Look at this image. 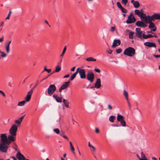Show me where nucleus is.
I'll return each instance as SVG.
<instances>
[{
	"label": "nucleus",
	"instance_id": "obj_48",
	"mask_svg": "<svg viewBox=\"0 0 160 160\" xmlns=\"http://www.w3.org/2000/svg\"><path fill=\"white\" fill-rule=\"evenodd\" d=\"M94 70L96 72L98 73H100V69L98 68H95Z\"/></svg>",
	"mask_w": 160,
	"mask_h": 160
},
{
	"label": "nucleus",
	"instance_id": "obj_4",
	"mask_svg": "<svg viewBox=\"0 0 160 160\" xmlns=\"http://www.w3.org/2000/svg\"><path fill=\"white\" fill-rule=\"evenodd\" d=\"M134 12L135 14L140 18L142 21H144L148 18L147 16H146V14L143 13L142 10L140 11L138 9H136Z\"/></svg>",
	"mask_w": 160,
	"mask_h": 160
},
{
	"label": "nucleus",
	"instance_id": "obj_20",
	"mask_svg": "<svg viewBox=\"0 0 160 160\" xmlns=\"http://www.w3.org/2000/svg\"><path fill=\"white\" fill-rule=\"evenodd\" d=\"M101 80L100 78L97 79L94 85V87L97 89L100 88L101 86Z\"/></svg>",
	"mask_w": 160,
	"mask_h": 160
},
{
	"label": "nucleus",
	"instance_id": "obj_53",
	"mask_svg": "<svg viewBox=\"0 0 160 160\" xmlns=\"http://www.w3.org/2000/svg\"><path fill=\"white\" fill-rule=\"evenodd\" d=\"M68 140L69 139L65 135H63V136L62 137Z\"/></svg>",
	"mask_w": 160,
	"mask_h": 160
},
{
	"label": "nucleus",
	"instance_id": "obj_37",
	"mask_svg": "<svg viewBox=\"0 0 160 160\" xmlns=\"http://www.w3.org/2000/svg\"><path fill=\"white\" fill-rule=\"evenodd\" d=\"M5 48L7 52L8 53L10 52V46H9V45H6Z\"/></svg>",
	"mask_w": 160,
	"mask_h": 160
},
{
	"label": "nucleus",
	"instance_id": "obj_45",
	"mask_svg": "<svg viewBox=\"0 0 160 160\" xmlns=\"http://www.w3.org/2000/svg\"><path fill=\"white\" fill-rule=\"evenodd\" d=\"M12 158L13 159V160H17L16 158L14 157H11L10 158H7L6 160H10V159Z\"/></svg>",
	"mask_w": 160,
	"mask_h": 160
},
{
	"label": "nucleus",
	"instance_id": "obj_55",
	"mask_svg": "<svg viewBox=\"0 0 160 160\" xmlns=\"http://www.w3.org/2000/svg\"><path fill=\"white\" fill-rule=\"evenodd\" d=\"M127 101V102H128V106L129 108H131V105H130V104L129 101V100H128V101Z\"/></svg>",
	"mask_w": 160,
	"mask_h": 160
},
{
	"label": "nucleus",
	"instance_id": "obj_16",
	"mask_svg": "<svg viewBox=\"0 0 160 160\" xmlns=\"http://www.w3.org/2000/svg\"><path fill=\"white\" fill-rule=\"evenodd\" d=\"M69 83V81L64 82V83L61 86V87L59 88V92H61L62 90L67 88L68 87Z\"/></svg>",
	"mask_w": 160,
	"mask_h": 160
},
{
	"label": "nucleus",
	"instance_id": "obj_29",
	"mask_svg": "<svg viewBox=\"0 0 160 160\" xmlns=\"http://www.w3.org/2000/svg\"><path fill=\"white\" fill-rule=\"evenodd\" d=\"M115 119V117L114 116H111L109 117V120L111 122H114V120Z\"/></svg>",
	"mask_w": 160,
	"mask_h": 160
},
{
	"label": "nucleus",
	"instance_id": "obj_10",
	"mask_svg": "<svg viewBox=\"0 0 160 160\" xmlns=\"http://www.w3.org/2000/svg\"><path fill=\"white\" fill-rule=\"evenodd\" d=\"M94 75L91 71H88L87 75V78L88 80L90 82H93L94 81Z\"/></svg>",
	"mask_w": 160,
	"mask_h": 160
},
{
	"label": "nucleus",
	"instance_id": "obj_19",
	"mask_svg": "<svg viewBox=\"0 0 160 160\" xmlns=\"http://www.w3.org/2000/svg\"><path fill=\"white\" fill-rule=\"evenodd\" d=\"M144 44L147 47H156V45L153 42H146L144 43Z\"/></svg>",
	"mask_w": 160,
	"mask_h": 160
},
{
	"label": "nucleus",
	"instance_id": "obj_28",
	"mask_svg": "<svg viewBox=\"0 0 160 160\" xmlns=\"http://www.w3.org/2000/svg\"><path fill=\"white\" fill-rule=\"evenodd\" d=\"M141 158H139V160H148L142 152H141Z\"/></svg>",
	"mask_w": 160,
	"mask_h": 160
},
{
	"label": "nucleus",
	"instance_id": "obj_57",
	"mask_svg": "<svg viewBox=\"0 0 160 160\" xmlns=\"http://www.w3.org/2000/svg\"><path fill=\"white\" fill-rule=\"evenodd\" d=\"M75 67H73L71 69V71H73L74 70H75Z\"/></svg>",
	"mask_w": 160,
	"mask_h": 160
},
{
	"label": "nucleus",
	"instance_id": "obj_62",
	"mask_svg": "<svg viewBox=\"0 0 160 160\" xmlns=\"http://www.w3.org/2000/svg\"><path fill=\"white\" fill-rule=\"evenodd\" d=\"M67 102V101H66V100L65 99H63V102L64 103L66 102Z\"/></svg>",
	"mask_w": 160,
	"mask_h": 160
},
{
	"label": "nucleus",
	"instance_id": "obj_2",
	"mask_svg": "<svg viewBox=\"0 0 160 160\" xmlns=\"http://www.w3.org/2000/svg\"><path fill=\"white\" fill-rule=\"evenodd\" d=\"M135 34V39H136L137 38L141 40L144 39V37L145 34L144 32L142 31L140 28H136Z\"/></svg>",
	"mask_w": 160,
	"mask_h": 160
},
{
	"label": "nucleus",
	"instance_id": "obj_59",
	"mask_svg": "<svg viewBox=\"0 0 160 160\" xmlns=\"http://www.w3.org/2000/svg\"><path fill=\"white\" fill-rule=\"evenodd\" d=\"M45 22L50 27H51L50 25L48 23V21L47 20H45Z\"/></svg>",
	"mask_w": 160,
	"mask_h": 160
},
{
	"label": "nucleus",
	"instance_id": "obj_1",
	"mask_svg": "<svg viewBox=\"0 0 160 160\" xmlns=\"http://www.w3.org/2000/svg\"><path fill=\"white\" fill-rule=\"evenodd\" d=\"M17 130L18 127L17 125L15 124H13L9 130L8 139L14 142L16 140Z\"/></svg>",
	"mask_w": 160,
	"mask_h": 160
},
{
	"label": "nucleus",
	"instance_id": "obj_51",
	"mask_svg": "<svg viewBox=\"0 0 160 160\" xmlns=\"http://www.w3.org/2000/svg\"><path fill=\"white\" fill-rule=\"evenodd\" d=\"M108 109L109 110H111L112 109V106L109 104L108 105Z\"/></svg>",
	"mask_w": 160,
	"mask_h": 160
},
{
	"label": "nucleus",
	"instance_id": "obj_32",
	"mask_svg": "<svg viewBox=\"0 0 160 160\" xmlns=\"http://www.w3.org/2000/svg\"><path fill=\"white\" fill-rule=\"evenodd\" d=\"M144 37V39H146L148 38H152L153 37V35H152V34H148V35H146L145 34Z\"/></svg>",
	"mask_w": 160,
	"mask_h": 160
},
{
	"label": "nucleus",
	"instance_id": "obj_42",
	"mask_svg": "<svg viewBox=\"0 0 160 160\" xmlns=\"http://www.w3.org/2000/svg\"><path fill=\"white\" fill-rule=\"evenodd\" d=\"M11 13H12V11H11V10H9V12L8 14V15L7 17L6 18V19H9L10 16V14H11Z\"/></svg>",
	"mask_w": 160,
	"mask_h": 160
},
{
	"label": "nucleus",
	"instance_id": "obj_23",
	"mask_svg": "<svg viewBox=\"0 0 160 160\" xmlns=\"http://www.w3.org/2000/svg\"><path fill=\"white\" fill-rule=\"evenodd\" d=\"M88 146L89 147L91 148H90V150L91 152L92 153H94L96 151V148L94 147L92 144L90 143V142H88Z\"/></svg>",
	"mask_w": 160,
	"mask_h": 160
},
{
	"label": "nucleus",
	"instance_id": "obj_14",
	"mask_svg": "<svg viewBox=\"0 0 160 160\" xmlns=\"http://www.w3.org/2000/svg\"><path fill=\"white\" fill-rule=\"evenodd\" d=\"M143 21H138L136 23V25L139 27H142V28H145L147 26V22H144Z\"/></svg>",
	"mask_w": 160,
	"mask_h": 160
},
{
	"label": "nucleus",
	"instance_id": "obj_63",
	"mask_svg": "<svg viewBox=\"0 0 160 160\" xmlns=\"http://www.w3.org/2000/svg\"><path fill=\"white\" fill-rule=\"evenodd\" d=\"M11 41H10L8 43V44H7L6 45H9V46H10V43H11Z\"/></svg>",
	"mask_w": 160,
	"mask_h": 160
},
{
	"label": "nucleus",
	"instance_id": "obj_27",
	"mask_svg": "<svg viewBox=\"0 0 160 160\" xmlns=\"http://www.w3.org/2000/svg\"><path fill=\"white\" fill-rule=\"evenodd\" d=\"M69 144H70V150H71V151H72V153L74 154H75V149H74V148L72 144V143L71 142H69Z\"/></svg>",
	"mask_w": 160,
	"mask_h": 160
},
{
	"label": "nucleus",
	"instance_id": "obj_49",
	"mask_svg": "<svg viewBox=\"0 0 160 160\" xmlns=\"http://www.w3.org/2000/svg\"><path fill=\"white\" fill-rule=\"evenodd\" d=\"M0 93L2 94L3 96H5V94L2 91L0 90Z\"/></svg>",
	"mask_w": 160,
	"mask_h": 160
},
{
	"label": "nucleus",
	"instance_id": "obj_41",
	"mask_svg": "<svg viewBox=\"0 0 160 160\" xmlns=\"http://www.w3.org/2000/svg\"><path fill=\"white\" fill-rule=\"evenodd\" d=\"M117 5L118 7L120 9L122 7L119 2H117Z\"/></svg>",
	"mask_w": 160,
	"mask_h": 160
},
{
	"label": "nucleus",
	"instance_id": "obj_38",
	"mask_svg": "<svg viewBox=\"0 0 160 160\" xmlns=\"http://www.w3.org/2000/svg\"><path fill=\"white\" fill-rule=\"evenodd\" d=\"M120 9L122 13H126L127 12V10L123 7H122Z\"/></svg>",
	"mask_w": 160,
	"mask_h": 160
},
{
	"label": "nucleus",
	"instance_id": "obj_22",
	"mask_svg": "<svg viewBox=\"0 0 160 160\" xmlns=\"http://www.w3.org/2000/svg\"><path fill=\"white\" fill-rule=\"evenodd\" d=\"M24 117V115L22 116L18 119L15 120V123L18 125H19L23 119Z\"/></svg>",
	"mask_w": 160,
	"mask_h": 160
},
{
	"label": "nucleus",
	"instance_id": "obj_47",
	"mask_svg": "<svg viewBox=\"0 0 160 160\" xmlns=\"http://www.w3.org/2000/svg\"><path fill=\"white\" fill-rule=\"evenodd\" d=\"M115 30V28L113 27H112L110 29V31L112 32H113Z\"/></svg>",
	"mask_w": 160,
	"mask_h": 160
},
{
	"label": "nucleus",
	"instance_id": "obj_9",
	"mask_svg": "<svg viewBox=\"0 0 160 160\" xmlns=\"http://www.w3.org/2000/svg\"><path fill=\"white\" fill-rule=\"evenodd\" d=\"M145 22L149 24V28L151 29L152 31H155L156 30V27L155 26L154 24L152 22H149L148 20V18H147L144 21Z\"/></svg>",
	"mask_w": 160,
	"mask_h": 160
},
{
	"label": "nucleus",
	"instance_id": "obj_43",
	"mask_svg": "<svg viewBox=\"0 0 160 160\" xmlns=\"http://www.w3.org/2000/svg\"><path fill=\"white\" fill-rule=\"evenodd\" d=\"M112 127H119L120 126V125L117 124H113L111 125Z\"/></svg>",
	"mask_w": 160,
	"mask_h": 160
},
{
	"label": "nucleus",
	"instance_id": "obj_17",
	"mask_svg": "<svg viewBox=\"0 0 160 160\" xmlns=\"http://www.w3.org/2000/svg\"><path fill=\"white\" fill-rule=\"evenodd\" d=\"M32 93V90H30L28 92L26 97V100H25L26 102L29 101L31 99V96Z\"/></svg>",
	"mask_w": 160,
	"mask_h": 160
},
{
	"label": "nucleus",
	"instance_id": "obj_12",
	"mask_svg": "<svg viewBox=\"0 0 160 160\" xmlns=\"http://www.w3.org/2000/svg\"><path fill=\"white\" fill-rule=\"evenodd\" d=\"M136 21V19L132 15L131 13L128 16V19L126 20V22L128 24H130L134 23Z\"/></svg>",
	"mask_w": 160,
	"mask_h": 160
},
{
	"label": "nucleus",
	"instance_id": "obj_54",
	"mask_svg": "<svg viewBox=\"0 0 160 160\" xmlns=\"http://www.w3.org/2000/svg\"><path fill=\"white\" fill-rule=\"evenodd\" d=\"M69 77V74H67L63 77L64 78H68Z\"/></svg>",
	"mask_w": 160,
	"mask_h": 160
},
{
	"label": "nucleus",
	"instance_id": "obj_44",
	"mask_svg": "<svg viewBox=\"0 0 160 160\" xmlns=\"http://www.w3.org/2000/svg\"><path fill=\"white\" fill-rule=\"evenodd\" d=\"M64 104L65 105V106L67 108H69V102L68 101L66 102L65 103H64Z\"/></svg>",
	"mask_w": 160,
	"mask_h": 160
},
{
	"label": "nucleus",
	"instance_id": "obj_8",
	"mask_svg": "<svg viewBox=\"0 0 160 160\" xmlns=\"http://www.w3.org/2000/svg\"><path fill=\"white\" fill-rule=\"evenodd\" d=\"M147 18H148L149 22H152L154 19H160V14L159 13H155L151 16H147Z\"/></svg>",
	"mask_w": 160,
	"mask_h": 160
},
{
	"label": "nucleus",
	"instance_id": "obj_40",
	"mask_svg": "<svg viewBox=\"0 0 160 160\" xmlns=\"http://www.w3.org/2000/svg\"><path fill=\"white\" fill-rule=\"evenodd\" d=\"M128 2V0H122V3L124 5H126Z\"/></svg>",
	"mask_w": 160,
	"mask_h": 160
},
{
	"label": "nucleus",
	"instance_id": "obj_64",
	"mask_svg": "<svg viewBox=\"0 0 160 160\" xmlns=\"http://www.w3.org/2000/svg\"><path fill=\"white\" fill-rule=\"evenodd\" d=\"M4 24V22H2L1 23V26H2Z\"/></svg>",
	"mask_w": 160,
	"mask_h": 160
},
{
	"label": "nucleus",
	"instance_id": "obj_18",
	"mask_svg": "<svg viewBox=\"0 0 160 160\" xmlns=\"http://www.w3.org/2000/svg\"><path fill=\"white\" fill-rule=\"evenodd\" d=\"M53 98L58 102H62V98L59 97L58 95L56 94H54L53 95Z\"/></svg>",
	"mask_w": 160,
	"mask_h": 160
},
{
	"label": "nucleus",
	"instance_id": "obj_58",
	"mask_svg": "<svg viewBox=\"0 0 160 160\" xmlns=\"http://www.w3.org/2000/svg\"><path fill=\"white\" fill-rule=\"evenodd\" d=\"M46 71H47L48 73H49L51 71V69H48Z\"/></svg>",
	"mask_w": 160,
	"mask_h": 160
},
{
	"label": "nucleus",
	"instance_id": "obj_15",
	"mask_svg": "<svg viewBox=\"0 0 160 160\" xmlns=\"http://www.w3.org/2000/svg\"><path fill=\"white\" fill-rule=\"evenodd\" d=\"M16 157L18 160H29V158L26 159L24 156L19 152L16 154Z\"/></svg>",
	"mask_w": 160,
	"mask_h": 160
},
{
	"label": "nucleus",
	"instance_id": "obj_39",
	"mask_svg": "<svg viewBox=\"0 0 160 160\" xmlns=\"http://www.w3.org/2000/svg\"><path fill=\"white\" fill-rule=\"evenodd\" d=\"M53 131L57 134H59L60 132V130L58 128L54 129Z\"/></svg>",
	"mask_w": 160,
	"mask_h": 160
},
{
	"label": "nucleus",
	"instance_id": "obj_31",
	"mask_svg": "<svg viewBox=\"0 0 160 160\" xmlns=\"http://www.w3.org/2000/svg\"><path fill=\"white\" fill-rule=\"evenodd\" d=\"M26 103V101L24 100L18 103V106H22L24 105L25 103Z\"/></svg>",
	"mask_w": 160,
	"mask_h": 160
},
{
	"label": "nucleus",
	"instance_id": "obj_30",
	"mask_svg": "<svg viewBox=\"0 0 160 160\" xmlns=\"http://www.w3.org/2000/svg\"><path fill=\"white\" fill-rule=\"evenodd\" d=\"M123 95L125 97L127 101H128V92L125 90H124L123 91Z\"/></svg>",
	"mask_w": 160,
	"mask_h": 160
},
{
	"label": "nucleus",
	"instance_id": "obj_50",
	"mask_svg": "<svg viewBox=\"0 0 160 160\" xmlns=\"http://www.w3.org/2000/svg\"><path fill=\"white\" fill-rule=\"evenodd\" d=\"M59 133L60 134V136L62 137L64 135V132L62 131H61Z\"/></svg>",
	"mask_w": 160,
	"mask_h": 160
},
{
	"label": "nucleus",
	"instance_id": "obj_21",
	"mask_svg": "<svg viewBox=\"0 0 160 160\" xmlns=\"http://www.w3.org/2000/svg\"><path fill=\"white\" fill-rule=\"evenodd\" d=\"M121 44V41L119 39L115 40L112 45V47L115 48Z\"/></svg>",
	"mask_w": 160,
	"mask_h": 160
},
{
	"label": "nucleus",
	"instance_id": "obj_34",
	"mask_svg": "<svg viewBox=\"0 0 160 160\" xmlns=\"http://www.w3.org/2000/svg\"><path fill=\"white\" fill-rule=\"evenodd\" d=\"M0 53L1 54V58H5L7 56V54L1 51L0 50Z\"/></svg>",
	"mask_w": 160,
	"mask_h": 160
},
{
	"label": "nucleus",
	"instance_id": "obj_5",
	"mask_svg": "<svg viewBox=\"0 0 160 160\" xmlns=\"http://www.w3.org/2000/svg\"><path fill=\"white\" fill-rule=\"evenodd\" d=\"M1 138L2 143H6L7 144H10L12 142H14L13 141L10 140L8 139V135L7 137L5 133L1 134Z\"/></svg>",
	"mask_w": 160,
	"mask_h": 160
},
{
	"label": "nucleus",
	"instance_id": "obj_7",
	"mask_svg": "<svg viewBox=\"0 0 160 160\" xmlns=\"http://www.w3.org/2000/svg\"><path fill=\"white\" fill-rule=\"evenodd\" d=\"M56 89V88L54 84L50 85L48 88V95L51 96Z\"/></svg>",
	"mask_w": 160,
	"mask_h": 160
},
{
	"label": "nucleus",
	"instance_id": "obj_6",
	"mask_svg": "<svg viewBox=\"0 0 160 160\" xmlns=\"http://www.w3.org/2000/svg\"><path fill=\"white\" fill-rule=\"evenodd\" d=\"M117 119V121L120 122L122 126L125 127L126 126V122L124 120V118L122 115L118 114Z\"/></svg>",
	"mask_w": 160,
	"mask_h": 160
},
{
	"label": "nucleus",
	"instance_id": "obj_36",
	"mask_svg": "<svg viewBox=\"0 0 160 160\" xmlns=\"http://www.w3.org/2000/svg\"><path fill=\"white\" fill-rule=\"evenodd\" d=\"M66 50V47L65 46L62 52L60 55V57H63Z\"/></svg>",
	"mask_w": 160,
	"mask_h": 160
},
{
	"label": "nucleus",
	"instance_id": "obj_56",
	"mask_svg": "<svg viewBox=\"0 0 160 160\" xmlns=\"http://www.w3.org/2000/svg\"><path fill=\"white\" fill-rule=\"evenodd\" d=\"M154 56L156 58H158L160 57V55H154Z\"/></svg>",
	"mask_w": 160,
	"mask_h": 160
},
{
	"label": "nucleus",
	"instance_id": "obj_26",
	"mask_svg": "<svg viewBox=\"0 0 160 160\" xmlns=\"http://www.w3.org/2000/svg\"><path fill=\"white\" fill-rule=\"evenodd\" d=\"M78 70L79 68H78L77 69L76 72L75 73H73V74L71 76L70 79V80L72 81L75 78L77 74L78 73Z\"/></svg>",
	"mask_w": 160,
	"mask_h": 160
},
{
	"label": "nucleus",
	"instance_id": "obj_11",
	"mask_svg": "<svg viewBox=\"0 0 160 160\" xmlns=\"http://www.w3.org/2000/svg\"><path fill=\"white\" fill-rule=\"evenodd\" d=\"M79 68L78 72L79 73L81 78L82 79H85L86 77L85 70L83 69H80L79 68Z\"/></svg>",
	"mask_w": 160,
	"mask_h": 160
},
{
	"label": "nucleus",
	"instance_id": "obj_35",
	"mask_svg": "<svg viewBox=\"0 0 160 160\" xmlns=\"http://www.w3.org/2000/svg\"><path fill=\"white\" fill-rule=\"evenodd\" d=\"M61 67L59 66H58L56 67L55 72H58L61 70Z\"/></svg>",
	"mask_w": 160,
	"mask_h": 160
},
{
	"label": "nucleus",
	"instance_id": "obj_3",
	"mask_svg": "<svg viewBox=\"0 0 160 160\" xmlns=\"http://www.w3.org/2000/svg\"><path fill=\"white\" fill-rule=\"evenodd\" d=\"M123 54L129 57H132L135 54V50L133 48L129 47L125 50Z\"/></svg>",
	"mask_w": 160,
	"mask_h": 160
},
{
	"label": "nucleus",
	"instance_id": "obj_61",
	"mask_svg": "<svg viewBox=\"0 0 160 160\" xmlns=\"http://www.w3.org/2000/svg\"><path fill=\"white\" fill-rule=\"evenodd\" d=\"M108 52L109 54H111L112 52V51L110 50H109V51H108Z\"/></svg>",
	"mask_w": 160,
	"mask_h": 160
},
{
	"label": "nucleus",
	"instance_id": "obj_60",
	"mask_svg": "<svg viewBox=\"0 0 160 160\" xmlns=\"http://www.w3.org/2000/svg\"><path fill=\"white\" fill-rule=\"evenodd\" d=\"M3 38L2 37L1 38H0V42H2L3 41Z\"/></svg>",
	"mask_w": 160,
	"mask_h": 160
},
{
	"label": "nucleus",
	"instance_id": "obj_24",
	"mask_svg": "<svg viewBox=\"0 0 160 160\" xmlns=\"http://www.w3.org/2000/svg\"><path fill=\"white\" fill-rule=\"evenodd\" d=\"M131 2L135 8H138L140 6L139 3L138 1H135L134 0H132Z\"/></svg>",
	"mask_w": 160,
	"mask_h": 160
},
{
	"label": "nucleus",
	"instance_id": "obj_52",
	"mask_svg": "<svg viewBox=\"0 0 160 160\" xmlns=\"http://www.w3.org/2000/svg\"><path fill=\"white\" fill-rule=\"evenodd\" d=\"M95 131L97 133H98L99 132V130L98 128H96L95 129Z\"/></svg>",
	"mask_w": 160,
	"mask_h": 160
},
{
	"label": "nucleus",
	"instance_id": "obj_13",
	"mask_svg": "<svg viewBox=\"0 0 160 160\" xmlns=\"http://www.w3.org/2000/svg\"><path fill=\"white\" fill-rule=\"evenodd\" d=\"M9 145L6 143L0 144V150L3 152H6L8 147H9Z\"/></svg>",
	"mask_w": 160,
	"mask_h": 160
},
{
	"label": "nucleus",
	"instance_id": "obj_46",
	"mask_svg": "<svg viewBox=\"0 0 160 160\" xmlns=\"http://www.w3.org/2000/svg\"><path fill=\"white\" fill-rule=\"evenodd\" d=\"M122 50L121 49L119 48L116 50V52L118 53H119L121 52Z\"/></svg>",
	"mask_w": 160,
	"mask_h": 160
},
{
	"label": "nucleus",
	"instance_id": "obj_33",
	"mask_svg": "<svg viewBox=\"0 0 160 160\" xmlns=\"http://www.w3.org/2000/svg\"><path fill=\"white\" fill-rule=\"evenodd\" d=\"M86 60L88 61H96V59L93 58L92 57H89L86 59Z\"/></svg>",
	"mask_w": 160,
	"mask_h": 160
},
{
	"label": "nucleus",
	"instance_id": "obj_25",
	"mask_svg": "<svg viewBox=\"0 0 160 160\" xmlns=\"http://www.w3.org/2000/svg\"><path fill=\"white\" fill-rule=\"evenodd\" d=\"M127 31L129 32V38L130 39H132L133 38V35L134 33V32L131 31L129 30H127Z\"/></svg>",
	"mask_w": 160,
	"mask_h": 160
}]
</instances>
